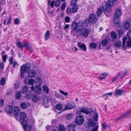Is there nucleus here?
I'll list each match as a JSON object with an SVG mask.
<instances>
[{
    "mask_svg": "<svg viewBox=\"0 0 131 131\" xmlns=\"http://www.w3.org/2000/svg\"><path fill=\"white\" fill-rule=\"evenodd\" d=\"M81 25L79 22L77 23L75 21H73L71 27V33H77L80 31L82 29Z\"/></svg>",
    "mask_w": 131,
    "mask_h": 131,
    "instance_id": "obj_1",
    "label": "nucleus"
},
{
    "mask_svg": "<svg viewBox=\"0 0 131 131\" xmlns=\"http://www.w3.org/2000/svg\"><path fill=\"white\" fill-rule=\"evenodd\" d=\"M16 44L18 48H21L22 50H23L24 47H25L26 49H29L30 51H32V48L29 42H27L24 44L21 42L18 41L16 42Z\"/></svg>",
    "mask_w": 131,
    "mask_h": 131,
    "instance_id": "obj_2",
    "label": "nucleus"
},
{
    "mask_svg": "<svg viewBox=\"0 0 131 131\" xmlns=\"http://www.w3.org/2000/svg\"><path fill=\"white\" fill-rule=\"evenodd\" d=\"M88 124L90 126L94 127L91 131H98L99 126L98 124L94 122L92 119H90L88 121Z\"/></svg>",
    "mask_w": 131,
    "mask_h": 131,
    "instance_id": "obj_3",
    "label": "nucleus"
},
{
    "mask_svg": "<svg viewBox=\"0 0 131 131\" xmlns=\"http://www.w3.org/2000/svg\"><path fill=\"white\" fill-rule=\"evenodd\" d=\"M90 30L89 29L85 28H82L80 33V35L86 38L88 36Z\"/></svg>",
    "mask_w": 131,
    "mask_h": 131,
    "instance_id": "obj_4",
    "label": "nucleus"
},
{
    "mask_svg": "<svg viewBox=\"0 0 131 131\" xmlns=\"http://www.w3.org/2000/svg\"><path fill=\"white\" fill-rule=\"evenodd\" d=\"M22 124L24 131H30L31 128V125H30L28 124V126H27V123L26 120H23Z\"/></svg>",
    "mask_w": 131,
    "mask_h": 131,
    "instance_id": "obj_5",
    "label": "nucleus"
},
{
    "mask_svg": "<svg viewBox=\"0 0 131 131\" xmlns=\"http://www.w3.org/2000/svg\"><path fill=\"white\" fill-rule=\"evenodd\" d=\"M30 90H28L25 94V97L26 99H29L31 97L32 98V91L34 90V88L33 86L30 87Z\"/></svg>",
    "mask_w": 131,
    "mask_h": 131,
    "instance_id": "obj_6",
    "label": "nucleus"
},
{
    "mask_svg": "<svg viewBox=\"0 0 131 131\" xmlns=\"http://www.w3.org/2000/svg\"><path fill=\"white\" fill-rule=\"evenodd\" d=\"M84 121V118L82 116L80 115L77 117L75 119V122L76 124L79 125L83 124Z\"/></svg>",
    "mask_w": 131,
    "mask_h": 131,
    "instance_id": "obj_7",
    "label": "nucleus"
},
{
    "mask_svg": "<svg viewBox=\"0 0 131 131\" xmlns=\"http://www.w3.org/2000/svg\"><path fill=\"white\" fill-rule=\"evenodd\" d=\"M81 112L83 113L86 114H91L93 112V109L91 108H82L80 110Z\"/></svg>",
    "mask_w": 131,
    "mask_h": 131,
    "instance_id": "obj_8",
    "label": "nucleus"
},
{
    "mask_svg": "<svg viewBox=\"0 0 131 131\" xmlns=\"http://www.w3.org/2000/svg\"><path fill=\"white\" fill-rule=\"evenodd\" d=\"M42 102L44 106L46 108H48L49 106L47 104L49 102V100L47 96L45 95H44L42 96Z\"/></svg>",
    "mask_w": 131,
    "mask_h": 131,
    "instance_id": "obj_9",
    "label": "nucleus"
},
{
    "mask_svg": "<svg viewBox=\"0 0 131 131\" xmlns=\"http://www.w3.org/2000/svg\"><path fill=\"white\" fill-rule=\"evenodd\" d=\"M41 85H36L34 88V91L36 93L40 95L42 92V89L40 86Z\"/></svg>",
    "mask_w": 131,
    "mask_h": 131,
    "instance_id": "obj_10",
    "label": "nucleus"
},
{
    "mask_svg": "<svg viewBox=\"0 0 131 131\" xmlns=\"http://www.w3.org/2000/svg\"><path fill=\"white\" fill-rule=\"evenodd\" d=\"M88 19L90 23H91L94 21H96L97 20V19L95 17V16L94 14H92L90 15L89 18Z\"/></svg>",
    "mask_w": 131,
    "mask_h": 131,
    "instance_id": "obj_11",
    "label": "nucleus"
},
{
    "mask_svg": "<svg viewBox=\"0 0 131 131\" xmlns=\"http://www.w3.org/2000/svg\"><path fill=\"white\" fill-rule=\"evenodd\" d=\"M78 47L80 48L82 51H86V47L84 44H83L81 42H79L77 43Z\"/></svg>",
    "mask_w": 131,
    "mask_h": 131,
    "instance_id": "obj_12",
    "label": "nucleus"
},
{
    "mask_svg": "<svg viewBox=\"0 0 131 131\" xmlns=\"http://www.w3.org/2000/svg\"><path fill=\"white\" fill-rule=\"evenodd\" d=\"M122 14V11L120 8H117L115 11V16L116 17H120Z\"/></svg>",
    "mask_w": 131,
    "mask_h": 131,
    "instance_id": "obj_13",
    "label": "nucleus"
},
{
    "mask_svg": "<svg viewBox=\"0 0 131 131\" xmlns=\"http://www.w3.org/2000/svg\"><path fill=\"white\" fill-rule=\"evenodd\" d=\"M75 104L72 103H67L66 106V108L67 109H71L75 108Z\"/></svg>",
    "mask_w": 131,
    "mask_h": 131,
    "instance_id": "obj_14",
    "label": "nucleus"
},
{
    "mask_svg": "<svg viewBox=\"0 0 131 131\" xmlns=\"http://www.w3.org/2000/svg\"><path fill=\"white\" fill-rule=\"evenodd\" d=\"M36 71L33 69L30 70L28 72V76L30 78L34 77L36 74Z\"/></svg>",
    "mask_w": 131,
    "mask_h": 131,
    "instance_id": "obj_15",
    "label": "nucleus"
},
{
    "mask_svg": "<svg viewBox=\"0 0 131 131\" xmlns=\"http://www.w3.org/2000/svg\"><path fill=\"white\" fill-rule=\"evenodd\" d=\"M89 23H90L89 20L87 19L85 20L83 23L79 22L81 24L82 28L84 27H87Z\"/></svg>",
    "mask_w": 131,
    "mask_h": 131,
    "instance_id": "obj_16",
    "label": "nucleus"
},
{
    "mask_svg": "<svg viewBox=\"0 0 131 131\" xmlns=\"http://www.w3.org/2000/svg\"><path fill=\"white\" fill-rule=\"evenodd\" d=\"M39 99V97L36 94L32 95L31 100L33 102H38Z\"/></svg>",
    "mask_w": 131,
    "mask_h": 131,
    "instance_id": "obj_17",
    "label": "nucleus"
},
{
    "mask_svg": "<svg viewBox=\"0 0 131 131\" xmlns=\"http://www.w3.org/2000/svg\"><path fill=\"white\" fill-rule=\"evenodd\" d=\"M13 110V108L12 106L8 105L7 106L5 109V111L7 113L9 114L11 113Z\"/></svg>",
    "mask_w": 131,
    "mask_h": 131,
    "instance_id": "obj_18",
    "label": "nucleus"
},
{
    "mask_svg": "<svg viewBox=\"0 0 131 131\" xmlns=\"http://www.w3.org/2000/svg\"><path fill=\"white\" fill-rule=\"evenodd\" d=\"M13 113L14 115L16 116H18L19 112V108L17 107H15L13 108Z\"/></svg>",
    "mask_w": 131,
    "mask_h": 131,
    "instance_id": "obj_19",
    "label": "nucleus"
},
{
    "mask_svg": "<svg viewBox=\"0 0 131 131\" xmlns=\"http://www.w3.org/2000/svg\"><path fill=\"white\" fill-rule=\"evenodd\" d=\"M42 82L41 79L39 77H37L35 79L36 85H41Z\"/></svg>",
    "mask_w": 131,
    "mask_h": 131,
    "instance_id": "obj_20",
    "label": "nucleus"
},
{
    "mask_svg": "<svg viewBox=\"0 0 131 131\" xmlns=\"http://www.w3.org/2000/svg\"><path fill=\"white\" fill-rule=\"evenodd\" d=\"M54 92L55 93V96L57 99H60L62 100H64V97L63 96L59 94L56 91H54Z\"/></svg>",
    "mask_w": 131,
    "mask_h": 131,
    "instance_id": "obj_21",
    "label": "nucleus"
},
{
    "mask_svg": "<svg viewBox=\"0 0 131 131\" xmlns=\"http://www.w3.org/2000/svg\"><path fill=\"white\" fill-rule=\"evenodd\" d=\"M5 52L3 50L1 52V56L2 57L3 60L4 62H5L6 61V58L8 56L7 54L5 55Z\"/></svg>",
    "mask_w": 131,
    "mask_h": 131,
    "instance_id": "obj_22",
    "label": "nucleus"
},
{
    "mask_svg": "<svg viewBox=\"0 0 131 131\" xmlns=\"http://www.w3.org/2000/svg\"><path fill=\"white\" fill-rule=\"evenodd\" d=\"M50 37V34L49 30H48L45 33V39L47 40L49 39Z\"/></svg>",
    "mask_w": 131,
    "mask_h": 131,
    "instance_id": "obj_23",
    "label": "nucleus"
},
{
    "mask_svg": "<svg viewBox=\"0 0 131 131\" xmlns=\"http://www.w3.org/2000/svg\"><path fill=\"white\" fill-rule=\"evenodd\" d=\"M28 90H30V87L28 88L27 86L25 85L23 87L22 91L23 93L25 94L27 93Z\"/></svg>",
    "mask_w": 131,
    "mask_h": 131,
    "instance_id": "obj_24",
    "label": "nucleus"
},
{
    "mask_svg": "<svg viewBox=\"0 0 131 131\" xmlns=\"http://www.w3.org/2000/svg\"><path fill=\"white\" fill-rule=\"evenodd\" d=\"M108 75V73L107 72H105L101 73V77H99L98 78L100 80H102L105 78Z\"/></svg>",
    "mask_w": 131,
    "mask_h": 131,
    "instance_id": "obj_25",
    "label": "nucleus"
},
{
    "mask_svg": "<svg viewBox=\"0 0 131 131\" xmlns=\"http://www.w3.org/2000/svg\"><path fill=\"white\" fill-rule=\"evenodd\" d=\"M43 89L44 92L46 94H48L49 89L48 86L46 85H44L42 87Z\"/></svg>",
    "mask_w": 131,
    "mask_h": 131,
    "instance_id": "obj_26",
    "label": "nucleus"
},
{
    "mask_svg": "<svg viewBox=\"0 0 131 131\" xmlns=\"http://www.w3.org/2000/svg\"><path fill=\"white\" fill-rule=\"evenodd\" d=\"M69 131H74L75 129V126L74 124H70L68 126Z\"/></svg>",
    "mask_w": 131,
    "mask_h": 131,
    "instance_id": "obj_27",
    "label": "nucleus"
},
{
    "mask_svg": "<svg viewBox=\"0 0 131 131\" xmlns=\"http://www.w3.org/2000/svg\"><path fill=\"white\" fill-rule=\"evenodd\" d=\"M21 93L20 91H17L15 94V98L17 100L20 99L21 96Z\"/></svg>",
    "mask_w": 131,
    "mask_h": 131,
    "instance_id": "obj_28",
    "label": "nucleus"
},
{
    "mask_svg": "<svg viewBox=\"0 0 131 131\" xmlns=\"http://www.w3.org/2000/svg\"><path fill=\"white\" fill-rule=\"evenodd\" d=\"M104 8L103 7H101L99 8L97 12V14L98 16H100L103 12Z\"/></svg>",
    "mask_w": 131,
    "mask_h": 131,
    "instance_id": "obj_29",
    "label": "nucleus"
},
{
    "mask_svg": "<svg viewBox=\"0 0 131 131\" xmlns=\"http://www.w3.org/2000/svg\"><path fill=\"white\" fill-rule=\"evenodd\" d=\"M123 92L122 90L116 89L115 90V93L116 95L120 96L122 94Z\"/></svg>",
    "mask_w": 131,
    "mask_h": 131,
    "instance_id": "obj_30",
    "label": "nucleus"
},
{
    "mask_svg": "<svg viewBox=\"0 0 131 131\" xmlns=\"http://www.w3.org/2000/svg\"><path fill=\"white\" fill-rule=\"evenodd\" d=\"M124 26L125 29L127 30L129 28L130 24L128 21H126L124 24Z\"/></svg>",
    "mask_w": 131,
    "mask_h": 131,
    "instance_id": "obj_31",
    "label": "nucleus"
},
{
    "mask_svg": "<svg viewBox=\"0 0 131 131\" xmlns=\"http://www.w3.org/2000/svg\"><path fill=\"white\" fill-rule=\"evenodd\" d=\"M19 117L20 119H24L26 118V115L25 113L23 112H22L20 113Z\"/></svg>",
    "mask_w": 131,
    "mask_h": 131,
    "instance_id": "obj_32",
    "label": "nucleus"
},
{
    "mask_svg": "<svg viewBox=\"0 0 131 131\" xmlns=\"http://www.w3.org/2000/svg\"><path fill=\"white\" fill-rule=\"evenodd\" d=\"M20 72H26L27 71V69L25 65L24 64L21 66L20 68Z\"/></svg>",
    "mask_w": 131,
    "mask_h": 131,
    "instance_id": "obj_33",
    "label": "nucleus"
},
{
    "mask_svg": "<svg viewBox=\"0 0 131 131\" xmlns=\"http://www.w3.org/2000/svg\"><path fill=\"white\" fill-rule=\"evenodd\" d=\"M114 3V0H109L107 2V5L111 7L113 5Z\"/></svg>",
    "mask_w": 131,
    "mask_h": 131,
    "instance_id": "obj_34",
    "label": "nucleus"
},
{
    "mask_svg": "<svg viewBox=\"0 0 131 131\" xmlns=\"http://www.w3.org/2000/svg\"><path fill=\"white\" fill-rule=\"evenodd\" d=\"M129 71V70L128 69H125L121 76L120 77V79H121L123 78L127 74V73Z\"/></svg>",
    "mask_w": 131,
    "mask_h": 131,
    "instance_id": "obj_35",
    "label": "nucleus"
},
{
    "mask_svg": "<svg viewBox=\"0 0 131 131\" xmlns=\"http://www.w3.org/2000/svg\"><path fill=\"white\" fill-rule=\"evenodd\" d=\"M108 41L106 39H105L102 41V45L104 46H106L107 44Z\"/></svg>",
    "mask_w": 131,
    "mask_h": 131,
    "instance_id": "obj_36",
    "label": "nucleus"
},
{
    "mask_svg": "<svg viewBox=\"0 0 131 131\" xmlns=\"http://www.w3.org/2000/svg\"><path fill=\"white\" fill-rule=\"evenodd\" d=\"M111 36L113 39H115L117 37V35L114 31H112L111 32Z\"/></svg>",
    "mask_w": 131,
    "mask_h": 131,
    "instance_id": "obj_37",
    "label": "nucleus"
},
{
    "mask_svg": "<svg viewBox=\"0 0 131 131\" xmlns=\"http://www.w3.org/2000/svg\"><path fill=\"white\" fill-rule=\"evenodd\" d=\"M112 94V93L111 92L109 93H107L106 94L103 95L104 97H105L104 98V99L105 100H107L109 97L108 95H109L110 96H111Z\"/></svg>",
    "mask_w": 131,
    "mask_h": 131,
    "instance_id": "obj_38",
    "label": "nucleus"
},
{
    "mask_svg": "<svg viewBox=\"0 0 131 131\" xmlns=\"http://www.w3.org/2000/svg\"><path fill=\"white\" fill-rule=\"evenodd\" d=\"M72 8V12L73 13H75L77 12L78 9V6L77 5H75L73 6Z\"/></svg>",
    "mask_w": 131,
    "mask_h": 131,
    "instance_id": "obj_39",
    "label": "nucleus"
},
{
    "mask_svg": "<svg viewBox=\"0 0 131 131\" xmlns=\"http://www.w3.org/2000/svg\"><path fill=\"white\" fill-rule=\"evenodd\" d=\"M62 108V106L61 104H57L56 105V108L58 110H61Z\"/></svg>",
    "mask_w": 131,
    "mask_h": 131,
    "instance_id": "obj_40",
    "label": "nucleus"
},
{
    "mask_svg": "<svg viewBox=\"0 0 131 131\" xmlns=\"http://www.w3.org/2000/svg\"><path fill=\"white\" fill-rule=\"evenodd\" d=\"M126 45L129 47H131V38L129 37L128 38Z\"/></svg>",
    "mask_w": 131,
    "mask_h": 131,
    "instance_id": "obj_41",
    "label": "nucleus"
},
{
    "mask_svg": "<svg viewBox=\"0 0 131 131\" xmlns=\"http://www.w3.org/2000/svg\"><path fill=\"white\" fill-rule=\"evenodd\" d=\"M125 115H123V114L120 116L117 117L116 119H115V120L116 121H118L121 119H124L125 118Z\"/></svg>",
    "mask_w": 131,
    "mask_h": 131,
    "instance_id": "obj_42",
    "label": "nucleus"
},
{
    "mask_svg": "<svg viewBox=\"0 0 131 131\" xmlns=\"http://www.w3.org/2000/svg\"><path fill=\"white\" fill-rule=\"evenodd\" d=\"M35 83V80L32 79H29L28 84L30 85H33Z\"/></svg>",
    "mask_w": 131,
    "mask_h": 131,
    "instance_id": "obj_43",
    "label": "nucleus"
},
{
    "mask_svg": "<svg viewBox=\"0 0 131 131\" xmlns=\"http://www.w3.org/2000/svg\"><path fill=\"white\" fill-rule=\"evenodd\" d=\"M26 106L27 105L25 102H23L21 104L20 107L22 108L25 109L26 108Z\"/></svg>",
    "mask_w": 131,
    "mask_h": 131,
    "instance_id": "obj_44",
    "label": "nucleus"
},
{
    "mask_svg": "<svg viewBox=\"0 0 131 131\" xmlns=\"http://www.w3.org/2000/svg\"><path fill=\"white\" fill-rule=\"evenodd\" d=\"M122 73V72H119L118 74L117 75L115 78H114L112 79V82H113L115 81L118 78L119 76L121 75V74Z\"/></svg>",
    "mask_w": 131,
    "mask_h": 131,
    "instance_id": "obj_45",
    "label": "nucleus"
},
{
    "mask_svg": "<svg viewBox=\"0 0 131 131\" xmlns=\"http://www.w3.org/2000/svg\"><path fill=\"white\" fill-rule=\"evenodd\" d=\"M119 19L118 17H115L114 19V23L115 24H118L119 23Z\"/></svg>",
    "mask_w": 131,
    "mask_h": 131,
    "instance_id": "obj_46",
    "label": "nucleus"
},
{
    "mask_svg": "<svg viewBox=\"0 0 131 131\" xmlns=\"http://www.w3.org/2000/svg\"><path fill=\"white\" fill-rule=\"evenodd\" d=\"M73 117V115L72 114L69 113L67 115L66 119L68 120H70Z\"/></svg>",
    "mask_w": 131,
    "mask_h": 131,
    "instance_id": "obj_47",
    "label": "nucleus"
},
{
    "mask_svg": "<svg viewBox=\"0 0 131 131\" xmlns=\"http://www.w3.org/2000/svg\"><path fill=\"white\" fill-rule=\"evenodd\" d=\"M5 79L4 78H2L0 81V84L1 85H3L5 84Z\"/></svg>",
    "mask_w": 131,
    "mask_h": 131,
    "instance_id": "obj_48",
    "label": "nucleus"
},
{
    "mask_svg": "<svg viewBox=\"0 0 131 131\" xmlns=\"http://www.w3.org/2000/svg\"><path fill=\"white\" fill-rule=\"evenodd\" d=\"M58 130L59 131H65V128L64 126L61 125L59 126Z\"/></svg>",
    "mask_w": 131,
    "mask_h": 131,
    "instance_id": "obj_49",
    "label": "nucleus"
},
{
    "mask_svg": "<svg viewBox=\"0 0 131 131\" xmlns=\"http://www.w3.org/2000/svg\"><path fill=\"white\" fill-rule=\"evenodd\" d=\"M48 5H50L52 7H53L54 6V1H53L51 3V1L50 0H48Z\"/></svg>",
    "mask_w": 131,
    "mask_h": 131,
    "instance_id": "obj_50",
    "label": "nucleus"
},
{
    "mask_svg": "<svg viewBox=\"0 0 131 131\" xmlns=\"http://www.w3.org/2000/svg\"><path fill=\"white\" fill-rule=\"evenodd\" d=\"M61 2L60 0H57L55 3V6L56 7H59L60 5Z\"/></svg>",
    "mask_w": 131,
    "mask_h": 131,
    "instance_id": "obj_51",
    "label": "nucleus"
},
{
    "mask_svg": "<svg viewBox=\"0 0 131 131\" xmlns=\"http://www.w3.org/2000/svg\"><path fill=\"white\" fill-rule=\"evenodd\" d=\"M121 42L120 41L117 42L115 44V47L117 48H120L121 46Z\"/></svg>",
    "mask_w": 131,
    "mask_h": 131,
    "instance_id": "obj_52",
    "label": "nucleus"
},
{
    "mask_svg": "<svg viewBox=\"0 0 131 131\" xmlns=\"http://www.w3.org/2000/svg\"><path fill=\"white\" fill-rule=\"evenodd\" d=\"M66 12L68 14H71L72 12L71 8L70 7H68L66 10Z\"/></svg>",
    "mask_w": 131,
    "mask_h": 131,
    "instance_id": "obj_53",
    "label": "nucleus"
},
{
    "mask_svg": "<svg viewBox=\"0 0 131 131\" xmlns=\"http://www.w3.org/2000/svg\"><path fill=\"white\" fill-rule=\"evenodd\" d=\"M127 38L126 37H124L123 39V45L122 46V48H124L125 47V43H126V42L127 40Z\"/></svg>",
    "mask_w": 131,
    "mask_h": 131,
    "instance_id": "obj_54",
    "label": "nucleus"
},
{
    "mask_svg": "<svg viewBox=\"0 0 131 131\" xmlns=\"http://www.w3.org/2000/svg\"><path fill=\"white\" fill-rule=\"evenodd\" d=\"M77 3V0H71V6H74L77 5L76 4Z\"/></svg>",
    "mask_w": 131,
    "mask_h": 131,
    "instance_id": "obj_55",
    "label": "nucleus"
},
{
    "mask_svg": "<svg viewBox=\"0 0 131 131\" xmlns=\"http://www.w3.org/2000/svg\"><path fill=\"white\" fill-rule=\"evenodd\" d=\"M111 6H108L106 5L105 10L107 12H109L111 11Z\"/></svg>",
    "mask_w": 131,
    "mask_h": 131,
    "instance_id": "obj_56",
    "label": "nucleus"
},
{
    "mask_svg": "<svg viewBox=\"0 0 131 131\" xmlns=\"http://www.w3.org/2000/svg\"><path fill=\"white\" fill-rule=\"evenodd\" d=\"M98 114L97 113H95L94 115V119L95 121H97Z\"/></svg>",
    "mask_w": 131,
    "mask_h": 131,
    "instance_id": "obj_57",
    "label": "nucleus"
},
{
    "mask_svg": "<svg viewBox=\"0 0 131 131\" xmlns=\"http://www.w3.org/2000/svg\"><path fill=\"white\" fill-rule=\"evenodd\" d=\"M14 22L15 24L16 25H18L20 24V21L19 19L18 18H16L14 20Z\"/></svg>",
    "mask_w": 131,
    "mask_h": 131,
    "instance_id": "obj_58",
    "label": "nucleus"
},
{
    "mask_svg": "<svg viewBox=\"0 0 131 131\" xmlns=\"http://www.w3.org/2000/svg\"><path fill=\"white\" fill-rule=\"evenodd\" d=\"M13 57H10L9 59V63L12 65L13 63Z\"/></svg>",
    "mask_w": 131,
    "mask_h": 131,
    "instance_id": "obj_59",
    "label": "nucleus"
},
{
    "mask_svg": "<svg viewBox=\"0 0 131 131\" xmlns=\"http://www.w3.org/2000/svg\"><path fill=\"white\" fill-rule=\"evenodd\" d=\"M90 46L92 48H95L97 46L96 44L95 43L93 42L92 43L90 44Z\"/></svg>",
    "mask_w": 131,
    "mask_h": 131,
    "instance_id": "obj_60",
    "label": "nucleus"
},
{
    "mask_svg": "<svg viewBox=\"0 0 131 131\" xmlns=\"http://www.w3.org/2000/svg\"><path fill=\"white\" fill-rule=\"evenodd\" d=\"M59 91L61 94L64 95L65 96H67L68 94V93L65 92L62 90H59Z\"/></svg>",
    "mask_w": 131,
    "mask_h": 131,
    "instance_id": "obj_61",
    "label": "nucleus"
},
{
    "mask_svg": "<svg viewBox=\"0 0 131 131\" xmlns=\"http://www.w3.org/2000/svg\"><path fill=\"white\" fill-rule=\"evenodd\" d=\"M102 130H104L107 127V126L105 123H103L102 124Z\"/></svg>",
    "mask_w": 131,
    "mask_h": 131,
    "instance_id": "obj_62",
    "label": "nucleus"
},
{
    "mask_svg": "<svg viewBox=\"0 0 131 131\" xmlns=\"http://www.w3.org/2000/svg\"><path fill=\"white\" fill-rule=\"evenodd\" d=\"M18 66V64L17 63L16 61H15L13 63L12 67L15 68L16 67H17Z\"/></svg>",
    "mask_w": 131,
    "mask_h": 131,
    "instance_id": "obj_63",
    "label": "nucleus"
},
{
    "mask_svg": "<svg viewBox=\"0 0 131 131\" xmlns=\"http://www.w3.org/2000/svg\"><path fill=\"white\" fill-rule=\"evenodd\" d=\"M4 64L3 62H1L0 63V69L1 70H3L4 67Z\"/></svg>",
    "mask_w": 131,
    "mask_h": 131,
    "instance_id": "obj_64",
    "label": "nucleus"
}]
</instances>
